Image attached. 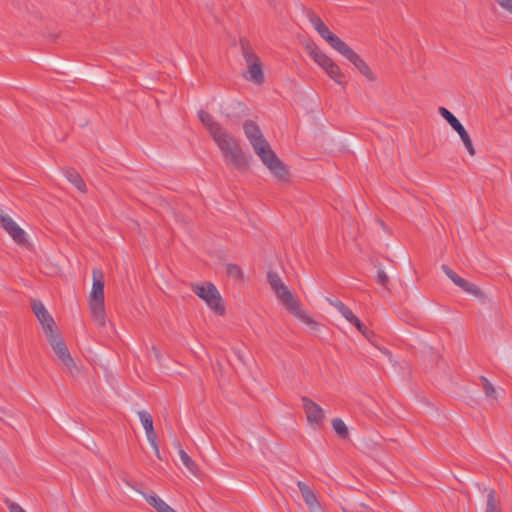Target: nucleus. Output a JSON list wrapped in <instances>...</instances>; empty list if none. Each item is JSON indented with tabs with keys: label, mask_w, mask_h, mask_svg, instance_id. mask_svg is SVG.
Returning <instances> with one entry per match:
<instances>
[{
	"label": "nucleus",
	"mask_w": 512,
	"mask_h": 512,
	"mask_svg": "<svg viewBox=\"0 0 512 512\" xmlns=\"http://www.w3.org/2000/svg\"><path fill=\"white\" fill-rule=\"evenodd\" d=\"M243 130L255 153L271 173L281 180L287 179L288 170L286 166L271 149L258 124L253 120H246L243 124Z\"/></svg>",
	"instance_id": "obj_1"
},
{
	"label": "nucleus",
	"mask_w": 512,
	"mask_h": 512,
	"mask_svg": "<svg viewBox=\"0 0 512 512\" xmlns=\"http://www.w3.org/2000/svg\"><path fill=\"white\" fill-rule=\"evenodd\" d=\"M223 153V156L236 169L242 171L248 168V160L237 140L226 130L222 129L212 136Z\"/></svg>",
	"instance_id": "obj_2"
},
{
	"label": "nucleus",
	"mask_w": 512,
	"mask_h": 512,
	"mask_svg": "<svg viewBox=\"0 0 512 512\" xmlns=\"http://www.w3.org/2000/svg\"><path fill=\"white\" fill-rule=\"evenodd\" d=\"M104 274L99 269L93 270V285L90 293L89 308L93 321L98 327H103L106 323V313L104 307Z\"/></svg>",
	"instance_id": "obj_3"
},
{
	"label": "nucleus",
	"mask_w": 512,
	"mask_h": 512,
	"mask_svg": "<svg viewBox=\"0 0 512 512\" xmlns=\"http://www.w3.org/2000/svg\"><path fill=\"white\" fill-rule=\"evenodd\" d=\"M191 287L192 291L204 300L207 306L216 314L223 315L225 313L222 297L214 284L207 282L205 284H192Z\"/></svg>",
	"instance_id": "obj_4"
},
{
	"label": "nucleus",
	"mask_w": 512,
	"mask_h": 512,
	"mask_svg": "<svg viewBox=\"0 0 512 512\" xmlns=\"http://www.w3.org/2000/svg\"><path fill=\"white\" fill-rule=\"evenodd\" d=\"M57 331L52 332L51 336H46L53 351L58 356V358L61 360L62 365L64 369L71 375H74V373L77 371V366L71 357V354L67 348L66 343L63 339L59 338Z\"/></svg>",
	"instance_id": "obj_5"
},
{
	"label": "nucleus",
	"mask_w": 512,
	"mask_h": 512,
	"mask_svg": "<svg viewBox=\"0 0 512 512\" xmlns=\"http://www.w3.org/2000/svg\"><path fill=\"white\" fill-rule=\"evenodd\" d=\"M326 301L335 307L339 313L351 324H353L359 332H361L368 340L374 336V332L369 330L362 321L354 315L352 310L337 298L326 297Z\"/></svg>",
	"instance_id": "obj_6"
},
{
	"label": "nucleus",
	"mask_w": 512,
	"mask_h": 512,
	"mask_svg": "<svg viewBox=\"0 0 512 512\" xmlns=\"http://www.w3.org/2000/svg\"><path fill=\"white\" fill-rule=\"evenodd\" d=\"M439 113L450 124V126L459 134L468 153L471 156H474L476 154V151L473 146L472 140H471L468 132L464 128V126L457 119V117L445 107H440Z\"/></svg>",
	"instance_id": "obj_7"
},
{
	"label": "nucleus",
	"mask_w": 512,
	"mask_h": 512,
	"mask_svg": "<svg viewBox=\"0 0 512 512\" xmlns=\"http://www.w3.org/2000/svg\"><path fill=\"white\" fill-rule=\"evenodd\" d=\"M441 269L456 286H458L464 292L469 293L477 298H480L481 301L485 303L486 296L477 285L470 283L467 280L460 277L455 271H453V269H451L446 264H443L441 266Z\"/></svg>",
	"instance_id": "obj_8"
},
{
	"label": "nucleus",
	"mask_w": 512,
	"mask_h": 512,
	"mask_svg": "<svg viewBox=\"0 0 512 512\" xmlns=\"http://www.w3.org/2000/svg\"><path fill=\"white\" fill-rule=\"evenodd\" d=\"M301 401L308 423L315 429L321 428L325 419L323 409L306 396H302Z\"/></svg>",
	"instance_id": "obj_9"
},
{
	"label": "nucleus",
	"mask_w": 512,
	"mask_h": 512,
	"mask_svg": "<svg viewBox=\"0 0 512 512\" xmlns=\"http://www.w3.org/2000/svg\"><path fill=\"white\" fill-rule=\"evenodd\" d=\"M32 310L41 323L46 336H51L52 332L57 331L55 321L45 308L42 301L34 299L32 301Z\"/></svg>",
	"instance_id": "obj_10"
},
{
	"label": "nucleus",
	"mask_w": 512,
	"mask_h": 512,
	"mask_svg": "<svg viewBox=\"0 0 512 512\" xmlns=\"http://www.w3.org/2000/svg\"><path fill=\"white\" fill-rule=\"evenodd\" d=\"M347 60H349L354 67L368 80L374 81L376 75L372 72L367 63L349 46H347L341 53Z\"/></svg>",
	"instance_id": "obj_11"
},
{
	"label": "nucleus",
	"mask_w": 512,
	"mask_h": 512,
	"mask_svg": "<svg viewBox=\"0 0 512 512\" xmlns=\"http://www.w3.org/2000/svg\"><path fill=\"white\" fill-rule=\"evenodd\" d=\"M0 223L17 244L24 245L27 242L25 231L11 217L1 219Z\"/></svg>",
	"instance_id": "obj_12"
},
{
	"label": "nucleus",
	"mask_w": 512,
	"mask_h": 512,
	"mask_svg": "<svg viewBox=\"0 0 512 512\" xmlns=\"http://www.w3.org/2000/svg\"><path fill=\"white\" fill-rule=\"evenodd\" d=\"M274 293L289 313L297 311L299 302L286 285L275 290Z\"/></svg>",
	"instance_id": "obj_13"
},
{
	"label": "nucleus",
	"mask_w": 512,
	"mask_h": 512,
	"mask_svg": "<svg viewBox=\"0 0 512 512\" xmlns=\"http://www.w3.org/2000/svg\"><path fill=\"white\" fill-rule=\"evenodd\" d=\"M305 50L323 70H325V67H327L331 62H333V60L323 51H321L313 41H310L305 45Z\"/></svg>",
	"instance_id": "obj_14"
},
{
	"label": "nucleus",
	"mask_w": 512,
	"mask_h": 512,
	"mask_svg": "<svg viewBox=\"0 0 512 512\" xmlns=\"http://www.w3.org/2000/svg\"><path fill=\"white\" fill-rule=\"evenodd\" d=\"M297 486L301 492L302 498L308 508L312 511L319 508V502L314 491L303 481H298Z\"/></svg>",
	"instance_id": "obj_15"
},
{
	"label": "nucleus",
	"mask_w": 512,
	"mask_h": 512,
	"mask_svg": "<svg viewBox=\"0 0 512 512\" xmlns=\"http://www.w3.org/2000/svg\"><path fill=\"white\" fill-rule=\"evenodd\" d=\"M318 34L336 51L340 54L344 49L348 46L343 40H341L337 35L332 33L328 26L326 25L323 29L318 32Z\"/></svg>",
	"instance_id": "obj_16"
},
{
	"label": "nucleus",
	"mask_w": 512,
	"mask_h": 512,
	"mask_svg": "<svg viewBox=\"0 0 512 512\" xmlns=\"http://www.w3.org/2000/svg\"><path fill=\"white\" fill-rule=\"evenodd\" d=\"M198 117L200 122L209 131L211 137L223 129L222 125L219 122L215 121L212 115L204 110H200L198 112Z\"/></svg>",
	"instance_id": "obj_17"
},
{
	"label": "nucleus",
	"mask_w": 512,
	"mask_h": 512,
	"mask_svg": "<svg viewBox=\"0 0 512 512\" xmlns=\"http://www.w3.org/2000/svg\"><path fill=\"white\" fill-rule=\"evenodd\" d=\"M145 499L158 512H177L155 493L145 495Z\"/></svg>",
	"instance_id": "obj_18"
},
{
	"label": "nucleus",
	"mask_w": 512,
	"mask_h": 512,
	"mask_svg": "<svg viewBox=\"0 0 512 512\" xmlns=\"http://www.w3.org/2000/svg\"><path fill=\"white\" fill-rule=\"evenodd\" d=\"M248 79L253 83L260 85L264 83V73L262 70L261 62H254L252 65L248 66Z\"/></svg>",
	"instance_id": "obj_19"
},
{
	"label": "nucleus",
	"mask_w": 512,
	"mask_h": 512,
	"mask_svg": "<svg viewBox=\"0 0 512 512\" xmlns=\"http://www.w3.org/2000/svg\"><path fill=\"white\" fill-rule=\"evenodd\" d=\"M240 45L242 49L243 57L246 61V63L249 65H252L254 62H261L259 57L253 52L249 41L245 38L240 39Z\"/></svg>",
	"instance_id": "obj_20"
},
{
	"label": "nucleus",
	"mask_w": 512,
	"mask_h": 512,
	"mask_svg": "<svg viewBox=\"0 0 512 512\" xmlns=\"http://www.w3.org/2000/svg\"><path fill=\"white\" fill-rule=\"evenodd\" d=\"M65 177L72 183L79 191L86 192V184L80 174L74 169H67L65 171Z\"/></svg>",
	"instance_id": "obj_21"
},
{
	"label": "nucleus",
	"mask_w": 512,
	"mask_h": 512,
	"mask_svg": "<svg viewBox=\"0 0 512 512\" xmlns=\"http://www.w3.org/2000/svg\"><path fill=\"white\" fill-rule=\"evenodd\" d=\"M179 457L181 459L182 464L193 474L197 475L199 472L197 464L192 460V458L183 450L179 449L178 451Z\"/></svg>",
	"instance_id": "obj_22"
},
{
	"label": "nucleus",
	"mask_w": 512,
	"mask_h": 512,
	"mask_svg": "<svg viewBox=\"0 0 512 512\" xmlns=\"http://www.w3.org/2000/svg\"><path fill=\"white\" fill-rule=\"evenodd\" d=\"M304 13L317 32H320V30L326 26L322 19L313 10L305 8Z\"/></svg>",
	"instance_id": "obj_23"
},
{
	"label": "nucleus",
	"mask_w": 512,
	"mask_h": 512,
	"mask_svg": "<svg viewBox=\"0 0 512 512\" xmlns=\"http://www.w3.org/2000/svg\"><path fill=\"white\" fill-rule=\"evenodd\" d=\"M231 107H233L235 110H238V112H232L226 109L222 113L227 119L236 122L241 118L242 115H244V106L240 102H233Z\"/></svg>",
	"instance_id": "obj_24"
},
{
	"label": "nucleus",
	"mask_w": 512,
	"mask_h": 512,
	"mask_svg": "<svg viewBox=\"0 0 512 512\" xmlns=\"http://www.w3.org/2000/svg\"><path fill=\"white\" fill-rule=\"evenodd\" d=\"M332 427H333L334 431L336 432V434L340 438H342V439L348 438L349 430L341 418H334L332 420Z\"/></svg>",
	"instance_id": "obj_25"
},
{
	"label": "nucleus",
	"mask_w": 512,
	"mask_h": 512,
	"mask_svg": "<svg viewBox=\"0 0 512 512\" xmlns=\"http://www.w3.org/2000/svg\"><path fill=\"white\" fill-rule=\"evenodd\" d=\"M267 280L273 291L280 289V287L285 285L279 274L275 271H269L267 273Z\"/></svg>",
	"instance_id": "obj_26"
},
{
	"label": "nucleus",
	"mask_w": 512,
	"mask_h": 512,
	"mask_svg": "<svg viewBox=\"0 0 512 512\" xmlns=\"http://www.w3.org/2000/svg\"><path fill=\"white\" fill-rule=\"evenodd\" d=\"M480 381L482 383L485 396L487 398L496 399V390L492 383L485 376H481Z\"/></svg>",
	"instance_id": "obj_27"
},
{
	"label": "nucleus",
	"mask_w": 512,
	"mask_h": 512,
	"mask_svg": "<svg viewBox=\"0 0 512 512\" xmlns=\"http://www.w3.org/2000/svg\"><path fill=\"white\" fill-rule=\"evenodd\" d=\"M145 432H146L147 440L149 441L150 445L152 446L157 458L161 460L162 457L160 455L159 446L157 443V435L155 433L154 428L149 429Z\"/></svg>",
	"instance_id": "obj_28"
},
{
	"label": "nucleus",
	"mask_w": 512,
	"mask_h": 512,
	"mask_svg": "<svg viewBox=\"0 0 512 512\" xmlns=\"http://www.w3.org/2000/svg\"><path fill=\"white\" fill-rule=\"evenodd\" d=\"M138 417L145 431L154 428L151 414L145 410L138 411Z\"/></svg>",
	"instance_id": "obj_29"
},
{
	"label": "nucleus",
	"mask_w": 512,
	"mask_h": 512,
	"mask_svg": "<svg viewBox=\"0 0 512 512\" xmlns=\"http://www.w3.org/2000/svg\"><path fill=\"white\" fill-rule=\"evenodd\" d=\"M294 316L299 318L301 321H303L305 324L309 325L311 328L316 329L318 324L316 321H314L309 315H307L305 312L300 310V305L297 308L296 312H291Z\"/></svg>",
	"instance_id": "obj_30"
},
{
	"label": "nucleus",
	"mask_w": 512,
	"mask_h": 512,
	"mask_svg": "<svg viewBox=\"0 0 512 512\" xmlns=\"http://www.w3.org/2000/svg\"><path fill=\"white\" fill-rule=\"evenodd\" d=\"M485 512H501L500 509L497 507L495 491L493 489L490 490L487 495Z\"/></svg>",
	"instance_id": "obj_31"
},
{
	"label": "nucleus",
	"mask_w": 512,
	"mask_h": 512,
	"mask_svg": "<svg viewBox=\"0 0 512 512\" xmlns=\"http://www.w3.org/2000/svg\"><path fill=\"white\" fill-rule=\"evenodd\" d=\"M226 273L228 276L234 279H240L242 277V271L236 264H228L226 266Z\"/></svg>",
	"instance_id": "obj_32"
},
{
	"label": "nucleus",
	"mask_w": 512,
	"mask_h": 512,
	"mask_svg": "<svg viewBox=\"0 0 512 512\" xmlns=\"http://www.w3.org/2000/svg\"><path fill=\"white\" fill-rule=\"evenodd\" d=\"M329 77L333 79L337 84L343 85L342 78L344 77L343 73L340 70V67L336 64L331 71H329Z\"/></svg>",
	"instance_id": "obj_33"
},
{
	"label": "nucleus",
	"mask_w": 512,
	"mask_h": 512,
	"mask_svg": "<svg viewBox=\"0 0 512 512\" xmlns=\"http://www.w3.org/2000/svg\"><path fill=\"white\" fill-rule=\"evenodd\" d=\"M376 282L379 285L387 288V285L389 283V276L382 268H378V270H377Z\"/></svg>",
	"instance_id": "obj_34"
},
{
	"label": "nucleus",
	"mask_w": 512,
	"mask_h": 512,
	"mask_svg": "<svg viewBox=\"0 0 512 512\" xmlns=\"http://www.w3.org/2000/svg\"><path fill=\"white\" fill-rule=\"evenodd\" d=\"M496 2L506 11L512 14V0H496Z\"/></svg>",
	"instance_id": "obj_35"
},
{
	"label": "nucleus",
	"mask_w": 512,
	"mask_h": 512,
	"mask_svg": "<svg viewBox=\"0 0 512 512\" xmlns=\"http://www.w3.org/2000/svg\"><path fill=\"white\" fill-rule=\"evenodd\" d=\"M9 512H26L18 503L8 502Z\"/></svg>",
	"instance_id": "obj_36"
},
{
	"label": "nucleus",
	"mask_w": 512,
	"mask_h": 512,
	"mask_svg": "<svg viewBox=\"0 0 512 512\" xmlns=\"http://www.w3.org/2000/svg\"><path fill=\"white\" fill-rule=\"evenodd\" d=\"M335 65L336 63L334 61L331 62L327 67H325V72L329 74V71H331V69H333Z\"/></svg>",
	"instance_id": "obj_37"
},
{
	"label": "nucleus",
	"mask_w": 512,
	"mask_h": 512,
	"mask_svg": "<svg viewBox=\"0 0 512 512\" xmlns=\"http://www.w3.org/2000/svg\"><path fill=\"white\" fill-rule=\"evenodd\" d=\"M382 352H383L384 354H386V355H390V354H391V353H390V351H389L388 349H386V348H384V349L382 350Z\"/></svg>",
	"instance_id": "obj_38"
}]
</instances>
